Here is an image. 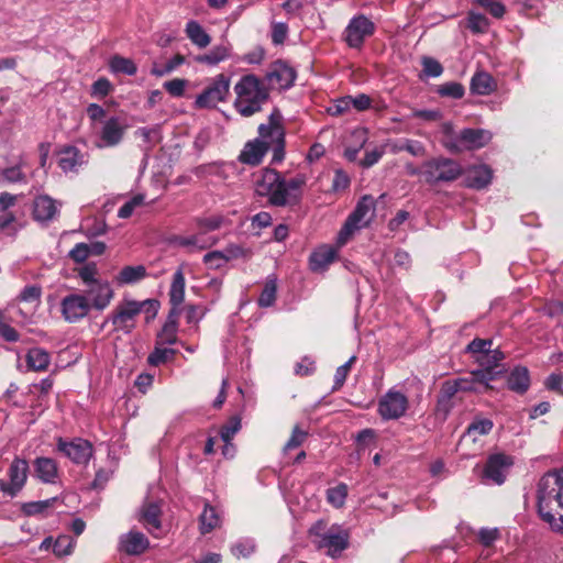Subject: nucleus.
<instances>
[{
    "mask_svg": "<svg viewBox=\"0 0 563 563\" xmlns=\"http://www.w3.org/2000/svg\"><path fill=\"white\" fill-rule=\"evenodd\" d=\"M282 121L283 115L275 108L268 117V122L258 125V137L245 144L239 156L240 162L256 166L262 162L268 150L273 151V164L283 162L286 142Z\"/></svg>",
    "mask_w": 563,
    "mask_h": 563,
    "instance_id": "f257e3e1",
    "label": "nucleus"
},
{
    "mask_svg": "<svg viewBox=\"0 0 563 563\" xmlns=\"http://www.w3.org/2000/svg\"><path fill=\"white\" fill-rule=\"evenodd\" d=\"M306 181L305 175H297L287 180L277 170L265 168L261 178L256 180L255 191L261 197H267L274 207L295 206L301 200Z\"/></svg>",
    "mask_w": 563,
    "mask_h": 563,
    "instance_id": "f03ea898",
    "label": "nucleus"
},
{
    "mask_svg": "<svg viewBox=\"0 0 563 563\" xmlns=\"http://www.w3.org/2000/svg\"><path fill=\"white\" fill-rule=\"evenodd\" d=\"M538 510L553 530L563 531V467L545 473L538 483Z\"/></svg>",
    "mask_w": 563,
    "mask_h": 563,
    "instance_id": "7ed1b4c3",
    "label": "nucleus"
},
{
    "mask_svg": "<svg viewBox=\"0 0 563 563\" xmlns=\"http://www.w3.org/2000/svg\"><path fill=\"white\" fill-rule=\"evenodd\" d=\"M234 109L245 118L260 112L269 98L265 82L253 74L242 76L234 86Z\"/></svg>",
    "mask_w": 563,
    "mask_h": 563,
    "instance_id": "20e7f679",
    "label": "nucleus"
},
{
    "mask_svg": "<svg viewBox=\"0 0 563 563\" xmlns=\"http://www.w3.org/2000/svg\"><path fill=\"white\" fill-rule=\"evenodd\" d=\"M462 166L454 159L437 157L422 164V175L430 185L450 183L462 175Z\"/></svg>",
    "mask_w": 563,
    "mask_h": 563,
    "instance_id": "39448f33",
    "label": "nucleus"
},
{
    "mask_svg": "<svg viewBox=\"0 0 563 563\" xmlns=\"http://www.w3.org/2000/svg\"><path fill=\"white\" fill-rule=\"evenodd\" d=\"M374 209V200L371 196H364L356 205L354 211L349 216L344 225L338 234V244L344 245L353 233L369 222L367 214Z\"/></svg>",
    "mask_w": 563,
    "mask_h": 563,
    "instance_id": "423d86ee",
    "label": "nucleus"
},
{
    "mask_svg": "<svg viewBox=\"0 0 563 563\" xmlns=\"http://www.w3.org/2000/svg\"><path fill=\"white\" fill-rule=\"evenodd\" d=\"M230 78L224 74L217 75L213 81L197 96L195 108H214L219 102L224 101L230 92Z\"/></svg>",
    "mask_w": 563,
    "mask_h": 563,
    "instance_id": "0eeeda50",
    "label": "nucleus"
},
{
    "mask_svg": "<svg viewBox=\"0 0 563 563\" xmlns=\"http://www.w3.org/2000/svg\"><path fill=\"white\" fill-rule=\"evenodd\" d=\"M137 309L136 300L123 299L108 316L104 323L111 321L115 331L129 334L136 325Z\"/></svg>",
    "mask_w": 563,
    "mask_h": 563,
    "instance_id": "6e6552de",
    "label": "nucleus"
},
{
    "mask_svg": "<svg viewBox=\"0 0 563 563\" xmlns=\"http://www.w3.org/2000/svg\"><path fill=\"white\" fill-rule=\"evenodd\" d=\"M375 32V24L364 14L353 16L344 31V40L352 48H361L366 37Z\"/></svg>",
    "mask_w": 563,
    "mask_h": 563,
    "instance_id": "1a4fd4ad",
    "label": "nucleus"
},
{
    "mask_svg": "<svg viewBox=\"0 0 563 563\" xmlns=\"http://www.w3.org/2000/svg\"><path fill=\"white\" fill-rule=\"evenodd\" d=\"M408 398L396 389H389L378 401V413L385 420L399 419L408 409Z\"/></svg>",
    "mask_w": 563,
    "mask_h": 563,
    "instance_id": "9d476101",
    "label": "nucleus"
},
{
    "mask_svg": "<svg viewBox=\"0 0 563 563\" xmlns=\"http://www.w3.org/2000/svg\"><path fill=\"white\" fill-rule=\"evenodd\" d=\"M500 371L493 367H484L473 371L470 377L457 378L460 391L484 393L490 388L489 382L496 379Z\"/></svg>",
    "mask_w": 563,
    "mask_h": 563,
    "instance_id": "9b49d317",
    "label": "nucleus"
},
{
    "mask_svg": "<svg viewBox=\"0 0 563 563\" xmlns=\"http://www.w3.org/2000/svg\"><path fill=\"white\" fill-rule=\"evenodd\" d=\"M27 473V461L24 459L15 457L8 471L10 483L0 479V492L14 497L25 485Z\"/></svg>",
    "mask_w": 563,
    "mask_h": 563,
    "instance_id": "f8f14e48",
    "label": "nucleus"
},
{
    "mask_svg": "<svg viewBox=\"0 0 563 563\" xmlns=\"http://www.w3.org/2000/svg\"><path fill=\"white\" fill-rule=\"evenodd\" d=\"M296 71L284 62H275L267 70L264 82L271 89L286 90L294 85Z\"/></svg>",
    "mask_w": 563,
    "mask_h": 563,
    "instance_id": "ddd939ff",
    "label": "nucleus"
},
{
    "mask_svg": "<svg viewBox=\"0 0 563 563\" xmlns=\"http://www.w3.org/2000/svg\"><path fill=\"white\" fill-rule=\"evenodd\" d=\"M312 541L318 549H325L329 556L338 558L349 545V533L334 525L322 539Z\"/></svg>",
    "mask_w": 563,
    "mask_h": 563,
    "instance_id": "4468645a",
    "label": "nucleus"
},
{
    "mask_svg": "<svg viewBox=\"0 0 563 563\" xmlns=\"http://www.w3.org/2000/svg\"><path fill=\"white\" fill-rule=\"evenodd\" d=\"M512 465V460L510 456L496 453L492 454L483 468V481L496 485H501L508 472V468Z\"/></svg>",
    "mask_w": 563,
    "mask_h": 563,
    "instance_id": "2eb2a0df",
    "label": "nucleus"
},
{
    "mask_svg": "<svg viewBox=\"0 0 563 563\" xmlns=\"http://www.w3.org/2000/svg\"><path fill=\"white\" fill-rule=\"evenodd\" d=\"M87 296L71 292L65 296L60 302V311L67 322L75 323L84 319L90 311Z\"/></svg>",
    "mask_w": 563,
    "mask_h": 563,
    "instance_id": "dca6fc26",
    "label": "nucleus"
},
{
    "mask_svg": "<svg viewBox=\"0 0 563 563\" xmlns=\"http://www.w3.org/2000/svg\"><path fill=\"white\" fill-rule=\"evenodd\" d=\"M492 140V133L483 129H464L456 141L449 148L461 152L464 150H477L485 146Z\"/></svg>",
    "mask_w": 563,
    "mask_h": 563,
    "instance_id": "f3484780",
    "label": "nucleus"
},
{
    "mask_svg": "<svg viewBox=\"0 0 563 563\" xmlns=\"http://www.w3.org/2000/svg\"><path fill=\"white\" fill-rule=\"evenodd\" d=\"M58 450L76 464H87L93 454L92 444L81 438L71 441L58 439Z\"/></svg>",
    "mask_w": 563,
    "mask_h": 563,
    "instance_id": "a211bd4d",
    "label": "nucleus"
},
{
    "mask_svg": "<svg viewBox=\"0 0 563 563\" xmlns=\"http://www.w3.org/2000/svg\"><path fill=\"white\" fill-rule=\"evenodd\" d=\"M81 295L87 296L90 309L104 310L111 302L114 291L107 280L86 286Z\"/></svg>",
    "mask_w": 563,
    "mask_h": 563,
    "instance_id": "6ab92c4d",
    "label": "nucleus"
},
{
    "mask_svg": "<svg viewBox=\"0 0 563 563\" xmlns=\"http://www.w3.org/2000/svg\"><path fill=\"white\" fill-rule=\"evenodd\" d=\"M126 124L119 117H111L103 122L100 131V141L97 143L98 147H113L117 146L124 136Z\"/></svg>",
    "mask_w": 563,
    "mask_h": 563,
    "instance_id": "aec40b11",
    "label": "nucleus"
},
{
    "mask_svg": "<svg viewBox=\"0 0 563 563\" xmlns=\"http://www.w3.org/2000/svg\"><path fill=\"white\" fill-rule=\"evenodd\" d=\"M150 542L144 533L131 530L122 534L119 541V550L129 555H140L148 548Z\"/></svg>",
    "mask_w": 563,
    "mask_h": 563,
    "instance_id": "412c9836",
    "label": "nucleus"
},
{
    "mask_svg": "<svg viewBox=\"0 0 563 563\" xmlns=\"http://www.w3.org/2000/svg\"><path fill=\"white\" fill-rule=\"evenodd\" d=\"M161 506L155 501H146L142 505L139 512V520L154 536L155 531L161 530Z\"/></svg>",
    "mask_w": 563,
    "mask_h": 563,
    "instance_id": "4be33fe9",
    "label": "nucleus"
},
{
    "mask_svg": "<svg viewBox=\"0 0 563 563\" xmlns=\"http://www.w3.org/2000/svg\"><path fill=\"white\" fill-rule=\"evenodd\" d=\"M58 213L57 201L43 195L34 199L33 216L36 221L48 222Z\"/></svg>",
    "mask_w": 563,
    "mask_h": 563,
    "instance_id": "5701e85b",
    "label": "nucleus"
},
{
    "mask_svg": "<svg viewBox=\"0 0 563 563\" xmlns=\"http://www.w3.org/2000/svg\"><path fill=\"white\" fill-rule=\"evenodd\" d=\"M86 164L85 155L75 146H67L59 152L58 166L65 173H77Z\"/></svg>",
    "mask_w": 563,
    "mask_h": 563,
    "instance_id": "b1692460",
    "label": "nucleus"
},
{
    "mask_svg": "<svg viewBox=\"0 0 563 563\" xmlns=\"http://www.w3.org/2000/svg\"><path fill=\"white\" fill-rule=\"evenodd\" d=\"M493 178L492 169L486 165H479L471 168L465 177V185L473 189H484L490 183Z\"/></svg>",
    "mask_w": 563,
    "mask_h": 563,
    "instance_id": "393cba45",
    "label": "nucleus"
},
{
    "mask_svg": "<svg viewBox=\"0 0 563 563\" xmlns=\"http://www.w3.org/2000/svg\"><path fill=\"white\" fill-rule=\"evenodd\" d=\"M336 257V250L332 246H322L316 250L309 258L310 268L319 272L327 268Z\"/></svg>",
    "mask_w": 563,
    "mask_h": 563,
    "instance_id": "a878e982",
    "label": "nucleus"
},
{
    "mask_svg": "<svg viewBox=\"0 0 563 563\" xmlns=\"http://www.w3.org/2000/svg\"><path fill=\"white\" fill-rule=\"evenodd\" d=\"M36 476L43 483H55L57 477V464L51 457H37L34 461Z\"/></svg>",
    "mask_w": 563,
    "mask_h": 563,
    "instance_id": "bb28decb",
    "label": "nucleus"
},
{
    "mask_svg": "<svg viewBox=\"0 0 563 563\" xmlns=\"http://www.w3.org/2000/svg\"><path fill=\"white\" fill-rule=\"evenodd\" d=\"M496 88V82L492 75L486 71H477L471 80V91L475 95L487 96Z\"/></svg>",
    "mask_w": 563,
    "mask_h": 563,
    "instance_id": "cd10ccee",
    "label": "nucleus"
},
{
    "mask_svg": "<svg viewBox=\"0 0 563 563\" xmlns=\"http://www.w3.org/2000/svg\"><path fill=\"white\" fill-rule=\"evenodd\" d=\"M507 384L510 390L525 394L530 386V376L527 367L518 366L508 376Z\"/></svg>",
    "mask_w": 563,
    "mask_h": 563,
    "instance_id": "c85d7f7f",
    "label": "nucleus"
},
{
    "mask_svg": "<svg viewBox=\"0 0 563 563\" xmlns=\"http://www.w3.org/2000/svg\"><path fill=\"white\" fill-rule=\"evenodd\" d=\"M187 37L199 48H205L211 43L210 35L195 20L189 21L185 29Z\"/></svg>",
    "mask_w": 563,
    "mask_h": 563,
    "instance_id": "c756f323",
    "label": "nucleus"
},
{
    "mask_svg": "<svg viewBox=\"0 0 563 563\" xmlns=\"http://www.w3.org/2000/svg\"><path fill=\"white\" fill-rule=\"evenodd\" d=\"M185 298V275L183 268L179 267L173 276L169 289V302L172 306H180Z\"/></svg>",
    "mask_w": 563,
    "mask_h": 563,
    "instance_id": "7c9ffc66",
    "label": "nucleus"
},
{
    "mask_svg": "<svg viewBox=\"0 0 563 563\" xmlns=\"http://www.w3.org/2000/svg\"><path fill=\"white\" fill-rule=\"evenodd\" d=\"M49 354L41 347H33L29 350L26 354V364L27 367L32 371H45L49 364Z\"/></svg>",
    "mask_w": 563,
    "mask_h": 563,
    "instance_id": "2f4dec72",
    "label": "nucleus"
},
{
    "mask_svg": "<svg viewBox=\"0 0 563 563\" xmlns=\"http://www.w3.org/2000/svg\"><path fill=\"white\" fill-rule=\"evenodd\" d=\"M228 222V219L222 214H212L209 217H199L195 219V223L202 235L207 232L219 230Z\"/></svg>",
    "mask_w": 563,
    "mask_h": 563,
    "instance_id": "473e14b6",
    "label": "nucleus"
},
{
    "mask_svg": "<svg viewBox=\"0 0 563 563\" xmlns=\"http://www.w3.org/2000/svg\"><path fill=\"white\" fill-rule=\"evenodd\" d=\"M230 56V48L225 45L214 46L207 54L199 55L196 57V62L207 64L210 66L218 65L225 60Z\"/></svg>",
    "mask_w": 563,
    "mask_h": 563,
    "instance_id": "72a5a7b5",
    "label": "nucleus"
},
{
    "mask_svg": "<svg viewBox=\"0 0 563 563\" xmlns=\"http://www.w3.org/2000/svg\"><path fill=\"white\" fill-rule=\"evenodd\" d=\"M145 276L146 268L143 265L124 266L117 276V282L119 284H134L143 279Z\"/></svg>",
    "mask_w": 563,
    "mask_h": 563,
    "instance_id": "f704fd0d",
    "label": "nucleus"
},
{
    "mask_svg": "<svg viewBox=\"0 0 563 563\" xmlns=\"http://www.w3.org/2000/svg\"><path fill=\"white\" fill-rule=\"evenodd\" d=\"M276 292H277V278H276V276L271 275L267 277L264 288L258 298V306L265 307V308L273 306L276 300Z\"/></svg>",
    "mask_w": 563,
    "mask_h": 563,
    "instance_id": "c9c22d12",
    "label": "nucleus"
},
{
    "mask_svg": "<svg viewBox=\"0 0 563 563\" xmlns=\"http://www.w3.org/2000/svg\"><path fill=\"white\" fill-rule=\"evenodd\" d=\"M174 242L183 247H192L197 250H205L213 244H216V240H212L210 243L206 241L202 234L199 232L197 234L188 235V236H176Z\"/></svg>",
    "mask_w": 563,
    "mask_h": 563,
    "instance_id": "e433bc0d",
    "label": "nucleus"
},
{
    "mask_svg": "<svg viewBox=\"0 0 563 563\" xmlns=\"http://www.w3.org/2000/svg\"><path fill=\"white\" fill-rule=\"evenodd\" d=\"M219 522L220 519L217 510L213 507L206 505L202 514L200 515V532L202 534L209 533L218 527Z\"/></svg>",
    "mask_w": 563,
    "mask_h": 563,
    "instance_id": "4c0bfd02",
    "label": "nucleus"
},
{
    "mask_svg": "<svg viewBox=\"0 0 563 563\" xmlns=\"http://www.w3.org/2000/svg\"><path fill=\"white\" fill-rule=\"evenodd\" d=\"M467 29L473 34H484L489 29V20L481 13L470 11L467 14Z\"/></svg>",
    "mask_w": 563,
    "mask_h": 563,
    "instance_id": "58836bf2",
    "label": "nucleus"
},
{
    "mask_svg": "<svg viewBox=\"0 0 563 563\" xmlns=\"http://www.w3.org/2000/svg\"><path fill=\"white\" fill-rule=\"evenodd\" d=\"M109 66L113 73H121L129 76L134 75L137 70L136 65L132 59L119 55H115L110 59Z\"/></svg>",
    "mask_w": 563,
    "mask_h": 563,
    "instance_id": "ea45409f",
    "label": "nucleus"
},
{
    "mask_svg": "<svg viewBox=\"0 0 563 563\" xmlns=\"http://www.w3.org/2000/svg\"><path fill=\"white\" fill-rule=\"evenodd\" d=\"M347 497V485L340 483L327 490V500L335 508H341Z\"/></svg>",
    "mask_w": 563,
    "mask_h": 563,
    "instance_id": "a19ab883",
    "label": "nucleus"
},
{
    "mask_svg": "<svg viewBox=\"0 0 563 563\" xmlns=\"http://www.w3.org/2000/svg\"><path fill=\"white\" fill-rule=\"evenodd\" d=\"M176 354V350L168 347H161V345L155 346L154 351L148 355L147 362L152 366H159L166 363L168 360L173 358Z\"/></svg>",
    "mask_w": 563,
    "mask_h": 563,
    "instance_id": "79ce46f5",
    "label": "nucleus"
},
{
    "mask_svg": "<svg viewBox=\"0 0 563 563\" xmlns=\"http://www.w3.org/2000/svg\"><path fill=\"white\" fill-rule=\"evenodd\" d=\"M494 427L490 419L476 418L472 423L468 424L465 434L466 435H485L488 434Z\"/></svg>",
    "mask_w": 563,
    "mask_h": 563,
    "instance_id": "37998d69",
    "label": "nucleus"
},
{
    "mask_svg": "<svg viewBox=\"0 0 563 563\" xmlns=\"http://www.w3.org/2000/svg\"><path fill=\"white\" fill-rule=\"evenodd\" d=\"M437 92L442 97H451L453 99H461L464 96V87L460 82L450 81L440 85Z\"/></svg>",
    "mask_w": 563,
    "mask_h": 563,
    "instance_id": "c03bdc74",
    "label": "nucleus"
},
{
    "mask_svg": "<svg viewBox=\"0 0 563 563\" xmlns=\"http://www.w3.org/2000/svg\"><path fill=\"white\" fill-rule=\"evenodd\" d=\"M407 151L413 156H423L426 153L424 146L419 141L405 140L399 144H395L393 152Z\"/></svg>",
    "mask_w": 563,
    "mask_h": 563,
    "instance_id": "a18cd8bd",
    "label": "nucleus"
},
{
    "mask_svg": "<svg viewBox=\"0 0 563 563\" xmlns=\"http://www.w3.org/2000/svg\"><path fill=\"white\" fill-rule=\"evenodd\" d=\"M75 541L69 536H59L53 543V552L57 556H65L71 553Z\"/></svg>",
    "mask_w": 563,
    "mask_h": 563,
    "instance_id": "49530a36",
    "label": "nucleus"
},
{
    "mask_svg": "<svg viewBox=\"0 0 563 563\" xmlns=\"http://www.w3.org/2000/svg\"><path fill=\"white\" fill-rule=\"evenodd\" d=\"M177 330H178V327L164 323L162 330L157 334L156 344L157 345L175 344L177 342Z\"/></svg>",
    "mask_w": 563,
    "mask_h": 563,
    "instance_id": "de8ad7c7",
    "label": "nucleus"
},
{
    "mask_svg": "<svg viewBox=\"0 0 563 563\" xmlns=\"http://www.w3.org/2000/svg\"><path fill=\"white\" fill-rule=\"evenodd\" d=\"M241 429V419L238 416H233L229 421L221 428L220 435L223 442H230L235 433Z\"/></svg>",
    "mask_w": 563,
    "mask_h": 563,
    "instance_id": "09e8293b",
    "label": "nucleus"
},
{
    "mask_svg": "<svg viewBox=\"0 0 563 563\" xmlns=\"http://www.w3.org/2000/svg\"><path fill=\"white\" fill-rule=\"evenodd\" d=\"M223 256L227 262L236 260V258H250L252 255V251L250 249H245L239 244H230L223 251Z\"/></svg>",
    "mask_w": 563,
    "mask_h": 563,
    "instance_id": "8fccbe9b",
    "label": "nucleus"
},
{
    "mask_svg": "<svg viewBox=\"0 0 563 563\" xmlns=\"http://www.w3.org/2000/svg\"><path fill=\"white\" fill-rule=\"evenodd\" d=\"M421 65L422 71L427 77H439L443 73L442 65L432 57H422Z\"/></svg>",
    "mask_w": 563,
    "mask_h": 563,
    "instance_id": "3c124183",
    "label": "nucleus"
},
{
    "mask_svg": "<svg viewBox=\"0 0 563 563\" xmlns=\"http://www.w3.org/2000/svg\"><path fill=\"white\" fill-rule=\"evenodd\" d=\"M505 358V355L499 350H494L483 355L481 361L485 365V367H493L495 371H500V374L504 373V368L500 367V361Z\"/></svg>",
    "mask_w": 563,
    "mask_h": 563,
    "instance_id": "603ef678",
    "label": "nucleus"
},
{
    "mask_svg": "<svg viewBox=\"0 0 563 563\" xmlns=\"http://www.w3.org/2000/svg\"><path fill=\"white\" fill-rule=\"evenodd\" d=\"M97 274H98V269H97L96 264H93V263L86 264L85 266H82L81 268L78 269V276L80 277V279L82 280V283L86 286L91 285L92 283H101L102 282L101 279H98L96 277Z\"/></svg>",
    "mask_w": 563,
    "mask_h": 563,
    "instance_id": "864d4df0",
    "label": "nucleus"
},
{
    "mask_svg": "<svg viewBox=\"0 0 563 563\" xmlns=\"http://www.w3.org/2000/svg\"><path fill=\"white\" fill-rule=\"evenodd\" d=\"M53 501H55V498L40 500V501L25 503L22 506V511L27 516H34L37 514H42L52 505Z\"/></svg>",
    "mask_w": 563,
    "mask_h": 563,
    "instance_id": "5fc2aeb1",
    "label": "nucleus"
},
{
    "mask_svg": "<svg viewBox=\"0 0 563 563\" xmlns=\"http://www.w3.org/2000/svg\"><path fill=\"white\" fill-rule=\"evenodd\" d=\"M307 437H308L307 431L301 430L299 428V426H295L290 438L288 439V441L286 442V444L284 446V451L294 450V449L300 446L305 442Z\"/></svg>",
    "mask_w": 563,
    "mask_h": 563,
    "instance_id": "6e6d98bb",
    "label": "nucleus"
},
{
    "mask_svg": "<svg viewBox=\"0 0 563 563\" xmlns=\"http://www.w3.org/2000/svg\"><path fill=\"white\" fill-rule=\"evenodd\" d=\"M136 306L139 308L137 309L139 314L141 312H144V313H146L147 320H150V319H153L157 314V311L159 308V302L156 299H145L142 301H136Z\"/></svg>",
    "mask_w": 563,
    "mask_h": 563,
    "instance_id": "4d7b16f0",
    "label": "nucleus"
},
{
    "mask_svg": "<svg viewBox=\"0 0 563 563\" xmlns=\"http://www.w3.org/2000/svg\"><path fill=\"white\" fill-rule=\"evenodd\" d=\"M42 296V287L38 285H27L21 291L19 298L25 302H38Z\"/></svg>",
    "mask_w": 563,
    "mask_h": 563,
    "instance_id": "13d9d810",
    "label": "nucleus"
},
{
    "mask_svg": "<svg viewBox=\"0 0 563 563\" xmlns=\"http://www.w3.org/2000/svg\"><path fill=\"white\" fill-rule=\"evenodd\" d=\"M187 80L181 78H175L164 82V88L173 97H181L185 92Z\"/></svg>",
    "mask_w": 563,
    "mask_h": 563,
    "instance_id": "bf43d9fd",
    "label": "nucleus"
},
{
    "mask_svg": "<svg viewBox=\"0 0 563 563\" xmlns=\"http://www.w3.org/2000/svg\"><path fill=\"white\" fill-rule=\"evenodd\" d=\"M353 135L360 141V145H358V147H347V148H345L344 156L350 162H353V161L356 159L357 154H358L361 147H363V145H364V143L366 141V131L363 130V129H360V130L354 131Z\"/></svg>",
    "mask_w": 563,
    "mask_h": 563,
    "instance_id": "052dcab7",
    "label": "nucleus"
},
{
    "mask_svg": "<svg viewBox=\"0 0 563 563\" xmlns=\"http://www.w3.org/2000/svg\"><path fill=\"white\" fill-rule=\"evenodd\" d=\"M203 263L208 265L209 268L218 269L227 263V260L224 258L222 251H212L205 254Z\"/></svg>",
    "mask_w": 563,
    "mask_h": 563,
    "instance_id": "680f3d73",
    "label": "nucleus"
},
{
    "mask_svg": "<svg viewBox=\"0 0 563 563\" xmlns=\"http://www.w3.org/2000/svg\"><path fill=\"white\" fill-rule=\"evenodd\" d=\"M316 371V363L312 358L305 356L295 366V373L299 376L312 375Z\"/></svg>",
    "mask_w": 563,
    "mask_h": 563,
    "instance_id": "e2e57ef3",
    "label": "nucleus"
},
{
    "mask_svg": "<svg viewBox=\"0 0 563 563\" xmlns=\"http://www.w3.org/2000/svg\"><path fill=\"white\" fill-rule=\"evenodd\" d=\"M69 258H71L76 263H84L89 253V245L86 243H77L69 252Z\"/></svg>",
    "mask_w": 563,
    "mask_h": 563,
    "instance_id": "0e129e2a",
    "label": "nucleus"
},
{
    "mask_svg": "<svg viewBox=\"0 0 563 563\" xmlns=\"http://www.w3.org/2000/svg\"><path fill=\"white\" fill-rule=\"evenodd\" d=\"M385 148L384 146L375 147L372 151H367L365 157L361 161V166L364 168H369L375 165L384 155Z\"/></svg>",
    "mask_w": 563,
    "mask_h": 563,
    "instance_id": "69168bd1",
    "label": "nucleus"
},
{
    "mask_svg": "<svg viewBox=\"0 0 563 563\" xmlns=\"http://www.w3.org/2000/svg\"><path fill=\"white\" fill-rule=\"evenodd\" d=\"M492 340H486V339H474L468 345H467V351L471 352V353H481L483 355L487 354L488 352H490V347H492Z\"/></svg>",
    "mask_w": 563,
    "mask_h": 563,
    "instance_id": "338daca9",
    "label": "nucleus"
},
{
    "mask_svg": "<svg viewBox=\"0 0 563 563\" xmlns=\"http://www.w3.org/2000/svg\"><path fill=\"white\" fill-rule=\"evenodd\" d=\"M2 175L9 183H22L25 181V175L21 170L20 166H12L3 169Z\"/></svg>",
    "mask_w": 563,
    "mask_h": 563,
    "instance_id": "774afa93",
    "label": "nucleus"
}]
</instances>
